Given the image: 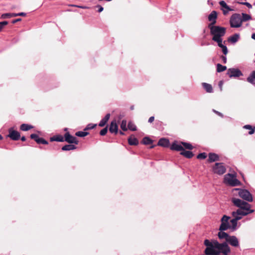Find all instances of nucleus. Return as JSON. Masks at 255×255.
Here are the masks:
<instances>
[{
	"label": "nucleus",
	"mask_w": 255,
	"mask_h": 255,
	"mask_svg": "<svg viewBox=\"0 0 255 255\" xmlns=\"http://www.w3.org/2000/svg\"><path fill=\"white\" fill-rule=\"evenodd\" d=\"M217 12L213 10L208 16V20L210 23L208 24V27L215 25L217 22Z\"/></svg>",
	"instance_id": "obj_12"
},
{
	"label": "nucleus",
	"mask_w": 255,
	"mask_h": 255,
	"mask_svg": "<svg viewBox=\"0 0 255 255\" xmlns=\"http://www.w3.org/2000/svg\"><path fill=\"white\" fill-rule=\"evenodd\" d=\"M130 109L131 110H133L134 109V106H130Z\"/></svg>",
	"instance_id": "obj_59"
},
{
	"label": "nucleus",
	"mask_w": 255,
	"mask_h": 255,
	"mask_svg": "<svg viewBox=\"0 0 255 255\" xmlns=\"http://www.w3.org/2000/svg\"><path fill=\"white\" fill-rule=\"evenodd\" d=\"M243 128L245 129H249V134H253L255 131V127H252L251 125H247L243 127Z\"/></svg>",
	"instance_id": "obj_30"
},
{
	"label": "nucleus",
	"mask_w": 255,
	"mask_h": 255,
	"mask_svg": "<svg viewBox=\"0 0 255 255\" xmlns=\"http://www.w3.org/2000/svg\"><path fill=\"white\" fill-rule=\"evenodd\" d=\"M107 132H108V126H107L106 128H104L103 129H102L100 131V134L101 135L104 136L106 134Z\"/></svg>",
	"instance_id": "obj_43"
},
{
	"label": "nucleus",
	"mask_w": 255,
	"mask_h": 255,
	"mask_svg": "<svg viewBox=\"0 0 255 255\" xmlns=\"http://www.w3.org/2000/svg\"><path fill=\"white\" fill-rule=\"evenodd\" d=\"M239 3L242 4L246 5L249 8H251L252 7V5L249 2H243V1H238Z\"/></svg>",
	"instance_id": "obj_44"
},
{
	"label": "nucleus",
	"mask_w": 255,
	"mask_h": 255,
	"mask_svg": "<svg viewBox=\"0 0 255 255\" xmlns=\"http://www.w3.org/2000/svg\"><path fill=\"white\" fill-rule=\"evenodd\" d=\"M242 0H239V1H243Z\"/></svg>",
	"instance_id": "obj_63"
},
{
	"label": "nucleus",
	"mask_w": 255,
	"mask_h": 255,
	"mask_svg": "<svg viewBox=\"0 0 255 255\" xmlns=\"http://www.w3.org/2000/svg\"><path fill=\"white\" fill-rule=\"evenodd\" d=\"M202 85L206 92L211 93L213 92V89L211 84L207 83H202Z\"/></svg>",
	"instance_id": "obj_22"
},
{
	"label": "nucleus",
	"mask_w": 255,
	"mask_h": 255,
	"mask_svg": "<svg viewBox=\"0 0 255 255\" xmlns=\"http://www.w3.org/2000/svg\"><path fill=\"white\" fill-rule=\"evenodd\" d=\"M128 128L131 131H135L136 130V126L132 122H129L128 125Z\"/></svg>",
	"instance_id": "obj_37"
},
{
	"label": "nucleus",
	"mask_w": 255,
	"mask_h": 255,
	"mask_svg": "<svg viewBox=\"0 0 255 255\" xmlns=\"http://www.w3.org/2000/svg\"><path fill=\"white\" fill-rule=\"evenodd\" d=\"M50 141H59V142H63L64 141V136L63 137L62 135L58 134L53 136L50 138Z\"/></svg>",
	"instance_id": "obj_20"
},
{
	"label": "nucleus",
	"mask_w": 255,
	"mask_h": 255,
	"mask_svg": "<svg viewBox=\"0 0 255 255\" xmlns=\"http://www.w3.org/2000/svg\"><path fill=\"white\" fill-rule=\"evenodd\" d=\"M128 142L129 145H137L138 144V140L136 138L131 135L128 138Z\"/></svg>",
	"instance_id": "obj_23"
},
{
	"label": "nucleus",
	"mask_w": 255,
	"mask_h": 255,
	"mask_svg": "<svg viewBox=\"0 0 255 255\" xmlns=\"http://www.w3.org/2000/svg\"><path fill=\"white\" fill-rule=\"evenodd\" d=\"M18 16H25L26 15V13L25 12H19L17 13Z\"/></svg>",
	"instance_id": "obj_52"
},
{
	"label": "nucleus",
	"mask_w": 255,
	"mask_h": 255,
	"mask_svg": "<svg viewBox=\"0 0 255 255\" xmlns=\"http://www.w3.org/2000/svg\"><path fill=\"white\" fill-rule=\"evenodd\" d=\"M8 24V22L7 21H3L2 22H0V27L1 30L3 28L4 26Z\"/></svg>",
	"instance_id": "obj_46"
},
{
	"label": "nucleus",
	"mask_w": 255,
	"mask_h": 255,
	"mask_svg": "<svg viewBox=\"0 0 255 255\" xmlns=\"http://www.w3.org/2000/svg\"><path fill=\"white\" fill-rule=\"evenodd\" d=\"M227 69V67L225 66H223L220 64L217 65V71L218 72H223Z\"/></svg>",
	"instance_id": "obj_34"
},
{
	"label": "nucleus",
	"mask_w": 255,
	"mask_h": 255,
	"mask_svg": "<svg viewBox=\"0 0 255 255\" xmlns=\"http://www.w3.org/2000/svg\"><path fill=\"white\" fill-rule=\"evenodd\" d=\"M154 120V117L153 116L150 117L148 119V122L152 123Z\"/></svg>",
	"instance_id": "obj_51"
},
{
	"label": "nucleus",
	"mask_w": 255,
	"mask_h": 255,
	"mask_svg": "<svg viewBox=\"0 0 255 255\" xmlns=\"http://www.w3.org/2000/svg\"><path fill=\"white\" fill-rule=\"evenodd\" d=\"M218 236L220 239H225L227 242V239H229L230 235L224 231H220L218 234Z\"/></svg>",
	"instance_id": "obj_25"
},
{
	"label": "nucleus",
	"mask_w": 255,
	"mask_h": 255,
	"mask_svg": "<svg viewBox=\"0 0 255 255\" xmlns=\"http://www.w3.org/2000/svg\"><path fill=\"white\" fill-rule=\"evenodd\" d=\"M89 134L88 132L79 131L75 133V135L79 137H84L88 135Z\"/></svg>",
	"instance_id": "obj_36"
},
{
	"label": "nucleus",
	"mask_w": 255,
	"mask_h": 255,
	"mask_svg": "<svg viewBox=\"0 0 255 255\" xmlns=\"http://www.w3.org/2000/svg\"><path fill=\"white\" fill-rule=\"evenodd\" d=\"M230 77H239L243 75L242 72L238 69L229 68L227 73Z\"/></svg>",
	"instance_id": "obj_11"
},
{
	"label": "nucleus",
	"mask_w": 255,
	"mask_h": 255,
	"mask_svg": "<svg viewBox=\"0 0 255 255\" xmlns=\"http://www.w3.org/2000/svg\"><path fill=\"white\" fill-rule=\"evenodd\" d=\"M209 158L208 159V162L211 163L215 161H217L220 160L219 156L215 153H209L208 154Z\"/></svg>",
	"instance_id": "obj_17"
},
{
	"label": "nucleus",
	"mask_w": 255,
	"mask_h": 255,
	"mask_svg": "<svg viewBox=\"0 0 255 255\" xmlns=\"http://www.w3.org/2000/svg\"><path fill=\"white\" fill-rule=\"evenodd\" d=\"M242 17H241L242 22L246 21L252 19V17L249 14L243 13L242 14Z\"/></svg>",
	"instance_id": "obj_32"
},
{
	"label": "nucleus",
	"mask_w": 255,
	"mask_h": 255,
	"mask_svg": "<svg viewBox=\"0 0 255 255\" xmlns=\"http://www.w3.org/2000/svg\"><path fill=\"white\" fill-rule=\"evenodd\" d=\"M221 48L222 49V51H223V53H224V54H225V55H227L228 53V50L227 47L225 45H224L223 46L221 47Z\"/></svg>",
	"instance_id": "obj_45"
},
{
	"label": "nucleus",
	"mask_w": 255,
	"mask_h": 255,
	"mask_svg": "<svg viewBox=\"0 0 255 255\" xmlns=\"http://www.w3.org/2000/svg\"><path fill=\"white\" fill-rule=\"evenodd\" d=\"M207 155L205 152L199 153L197 156V158L199 159H204L207 157Z\"/></svg>",
	"instance_id": "obj_40"
},
{
	"label": "nucleus",
	"mask_w": 255,
	"mask_h": 255,
	"mask_svg": "<svg viewBox=\"0 0 255 255\" xmlns=\"http://www.w3.org/2000/svg\"><path fill=\"white\" fill-rule=\"evenodd\" d=\"M64 141L70 144H78L79 141L78 139L70 134L69 132H67L64 134Z\"/></svg>",
	"instance_id": "obj_9"
},
{
	"label": "nucleus",
	"mask_w": 255,
	"mask_h": 255,
	"mask_svg": "<svg viewBox=\"0 0 255 255\" xmlns=\"http://www.w3.org/2000/svg\"><path fill=\"white\" fill-rule=\"evenodd\" d=\"M32 128L33 126L26 124H23L20 126V129L22 131H28Z\"/></svg>",
	"instance_id": "obj_29"
},
{
	"label": "nucleus",
	"mask_w": 255,
	"mask_h": 255,
	"mask_svg": "<svg viewBox=\"0 0 255 255\" xmlns=\"http://www.w3.org/2000/svg\"><path fill=\"white\" fill-rule=\"evenodd\" d=\"M76 146L72 144H66L62 147V150H71L76 149Z\"/></svg>",
	"instance_id": "obj_28"
},
{
	"label": "nucleus",
	"mask_w": 255,
	"mask_h": 255,
	"mask_svg": "<svg viewBox=\"0 0 255 255\" xmlns=\"http://www.w3.org/2000/svg\"><path fill=\"white\" fill-rule=\"evenodd\" d=\"M154 147V145H152L150 147V148H152Z\"/></svg>",
	"instance_id": "obj_62"
},
{
	"label": "nucleus",
	"mask_w": 255,
	"mask_h": 255,
	"mask_svg": "<svg viewBox=\"0 0 255 255\" xmlns=\"http://www.w3.org/2000/svg\"><path fill=\"white\" fill-rule=\"evenodd\" d=\"M120 127L123 130L127 131L128 130V128H127V121L125 120H123L121 124Z\"/></svg>",
	"instance_id": "obj_38"
},
{
	"label": "nucleus",
	"mask_w": 255,
	"mask_h": 255,
	"mask_svg": "<svg viewBox=\"0 0 255 255\" xmlns=\"http://www.w3.org/2000/svg\"><path fill=\"white\" fill-rule=\"evenodd\" d=\"M180 154L187 158H191L194 156V154L192 152L190 151L185 150L184 149L182 152H180Z\"/></svg>",
	"instance_id": "obj_24"
},
{
	"label": "nucleus",
	"mask_w": 255,
	"mask_h": 255,
	"mask_svg": "<svg viewBox=\"0 0 255 255\" xmlns=\"http://www.w3.org/2000/svg\"><path fill=\"white\" fill-rule=\"evenodd\" d=\"M30 137L38 144H47L48 143L47 141L42 137H39L37 134L32 133L30 135Z\"/></svg>",
	"instance_id": "obj_15"
},
{
	"label": "nucleus",
	"mask_w": 255,
	"mask_h": 255,
	"mask_svg": "<svg viewBox=\"0 0 255 255\" xmlns=\"http://www.w3.org/2000/svg\"><path fill=\"white\" fill-rule=\"evenodd\" d=\"M21 140L22 141H24L26 140V138L25 136H23L21 137Z\"/></svg>",
	"instance_id": "obj_56"
},
{
	"label": "nucleus",
	"mask_w": 255,
	"mask_h": 255,
	"mask_svg": "<svg viewBox=\"0 0 255 255\" xmlns=\"http://www.w3.org/2000/svg\"><path fill=\"white\" fill-rule=\"evenodd\" d=\"M232 201L235 206L239 208L237 211H233L234 215H239L243 217V216H246L254 212V210L251 209V205L244 201L233 198L232 199Z\"/></svg>",
	"instance_id": "obj_2"
},
{
	"label": "nucleus",
	"mask_w": 255,
	"mask_h": 255,
	"mask_svg": "<svg viewBox=\"0 0 255 255\" xmlns=\"http://www.w3.org/2000/svg\"><path fill=\"white\" fill-rule=\"evenodd\" d=\"M169 144V141L168 139L162 138L160 139L158 142L157 145L163 147H168Z\"/></svg>",
	"instance_id": "obj_19"
},
{
	"label": "nucleus",
	"mask_w": 255,
	"mask_h": 255,
	"mask_svg": "<svg viewBox=\"0 0 255 255\" xmlns=\"http://www.w3.org/2000/svg\"><path fill=\"white\" fill-rule=\"evenodd\" d=\"M21 20V18H17V19L13 20L11 22L13 24H15V23H16L18 21H20Z\"/></svg>",
	"instance_id": "obj_49"
},
{
	"label": "nucleus",
	"mask_w": 255,
	"mask_h": 255,
	"mask_svg": "<svg viewBox=\"0 0 255 255\" xmlns=\"http://www.w3.org/2000/svg\"><path fill=\"white\" fill-rule=\"evenodd\" d=\"M224 182L232 186H236L240 184V182L231 174H228L225 176Z\"/></svg>",
	"instance_id": "obj_5"
},
{
	"label": "nucleus",
	"mask_w": 255,
	"mask_h": 255,
	"mask_svg": "<svg viewBox=\"0 0 255 255\" xmlns=\"http://www.w3.org/2000/svg\"><path fill=\"white\" fill-rule=\"evenodd\" d=\"M97 126L96 124H88L87 127L84 128V130L86 131L89 129L94 128Z\"/></svg>",
	"instance_id": "obj_39"
},
{
	"label": "nucleus",
	"mask_w": 255,
	"mask_h": 255,
	"mask_svg": "<svg viewBox=\"0 0 255 255\" xmlns=\"http://www.w3.org/2000/svg\"><path fill=\"white\" fill-rule=\"evenodd\" d=\"M252 38L255 40V33L252 35Z\"/></svg>",
	"instance_id": "obj_58"
},
{
	"label": "nucleus",
	"mask_w": 255,
	"mask_h": 255,
	"mask_svg": "<svg viewBox=\"0 0 255 255\" xmlns=\"http://www.w3.org/2000/svg\"><path fill=\"white\" fill-rule=\"evenodd\" d=\"M96 7L99 8V9L98 10V11L99 12H102L104 9L103 7L100 5H98L96 6Z\"/></svg>",
	"instance_id": "obj_48"
},
{
	"label": "nucleus",
	"mask_w": 255,
	"mask_h": 255,
	"mask_svg": "<svg viewBox=\"0 0 255 255\" xmlns=\"http://www.w3.org/2000/svg\"><path fill=\"white\" fill-rule=\"evenodd\" d=\"M153 140L148 137H144L142 140V143L145 145L152 143Z\"/></svg>",
	"instance_id": "obj_31"
},
{
	"label": "nucleus",
	"mask_w": 255,
	"mask_h": 255,
	"mask_svg": "<svg viewBox=\"0 0 255 255\" xmlns=\"http://www.w3.org/2000/svg\"><path fill=\"white\" fill-rule=\"evenodd\" d=\"M239 37L240 35L239 34L236 33L229 37L228 40L229 42L232 43H236L238 41Z\"/></svg>",
	"instance_id": "obj_26"
},
{
	"label": "nucleus",
	"mask_w": 255,
	"mask_h": 255,
	"mask_svg": "<svg viewBox=\"0 0 255 255\" xmlns=\"http://www.w3.org/2000/svg\"><path fill=\"white\" fill-rule=\"evenodd\" d=\"M231 215L234 218L230 220V223L231 224V229L235 230L237 226L238 221L241 220L242 218V217L239 215H234V214H233V212H232Z\"/></svg>",
	"instance_id": "obj_10"
},
{
	"label": "nucleus",
	"mask_w": 255,
	"mask_h": 255,
	"mask_svg": "<svg viewBox=\"0 0 255 255\" xmlns=\"http://www.w3.org/2000/svg\"><path fill=\"white\" fill-rule=\"evenodd\" d=\"M213 112H214V113H215L216 114H217L218 115H219V116H220V117H222V118H223V116H223V115L222 113H220V112H218V111H216V110H213Z\"/></svg>",
	"instance_id": "obj_50"
},
{
	"label": "nucleus",
	"mask_w": 255,
	"mask_h": 255,
	"mask_svg": "<svg viewBox=\"0 0 255 255\" xmlns=\"http://www.w3.org/2000/svg\"><path fill=\"white\" fill-rule=\"evenodd\" d=\"M2 138H3V137L2 136V135L1 134H0V140L2 139Z\"/></svg>",
	"instance_id": "obj_61"
},
{
	"label": "nucleus",
	"mask_w": 255,
	"mask_h": 255,
	"mask_svg": "<svg viewBox=\"0 0 255 255\" xmlns=\"http://www.w3.org/2000/svg\"><path fill=\"white\" fill-rule=\"evenodd\" d=\"M78 7H80V8H84V9H86V8H89L87 6H79Z\"/></svg>",
	"instance_id": "obj_57"
},
{
	"label": "nucleus",
	"mask_w": 255,
	"mask_h": 255,
	"mask_svg": "<svg viewBox=\"0 0 255 255\" xmlns=\"http://www.w3.org/2000/svg\"><path fill=\"white\" fill-rule=\"evenodd\" d=\"M109 131L112 133L117 134L118 132V126L115 120L113 121L110 124Z\"/></svg>",
	"instance_id": "obj_16"
},
{
	"label": "nucleus",
	"mask_w": 255,
	"mask_h": 255,
	"mask_svg": "<svg viewBox=\"0 0 255 255\" xmlns=\"http://www.w3.org/2000/svg\"><path fill=\"white\" fill-rule=\"evenodd\" d=\"M204 244L206 246L204 251L206 255H228L230 248L226 243H219L216 240H205Z\"/></svg>",
	"instance_id": "obj_1"
},
{
	"label": "nucleus",
	"mask_w": 255,
	"mask_h": 255,
	"mask_svg": "<svg viewBox=\"0 0 255 255\" xmlns=\"http://www.w3.org/2000/svg\"><path fill=\"white\" fill-rule=\"evenodd\" d=\"M230 219V217L226 215H224L222 218L221 221V224L219 227V231H226L228 229H231V225L229 223V220Z\"/></svg>",
	"instance_id": "obj_7"
},
{
	"label": "nucleus",
	"mask_w": 255,
	"mask_h": 255,
	"mask_svg": "<svg viewBox=\"0 0 255 255\" xmlns=\"http://www.w3.org/2000/svg\"><path fill=\"white\" fill-rule=\"evenodd\" d=\"M232 27H240L242 26L241 16L240 14L235 13L232 15L230 20Z\"/></svg>",
	"instance_id": "obj_4"
},
{
	"label": "nucleus",
	"mask_w": 255,
	"mask_h": 255,
	"mask_svg": "<svg viewBox=\"0 0 255 255\" xmlns=\"http://www.w3.org/2000/svg\"><path fill=\"white\" fill-rule=\"evenodd\" d=\"M119 133L121 135H124L125 134L124 133L123 131H120Z\"/></svg>",
	"instance_id": "obj_60"
},
{
	"label": "nucleus",
	"mask_w": 255,
	"mask_h": 255,
	"mask_svg": "<svg viewBox=\"0 0 255 255\" xmlns=\"http://www.w3.org/2000/svg\"><path fill=\"white\" fill-rule=\"evenodd\" d=\"M11 17L17 16V13H10Z\"/></svg>",
	"instance_id": "obj_54"
},
{
	"label": "nucleus",
	"mask_w": 255,
	"mask_h": 255,
	"mask_svg": "<svg viewBox=\"0 0 255 255\" xmlns=\"http://www.w3.org/2000/svg\"><path fill=\"white\" fill-rule=\"evenodd\" d=\"M229 10L223 9V13L224 15H226Z\"/></svg>",
	"instance_id": "obj_55"
},
{
	"label": "nucleus",
	"mask_w": 255,
	"mask_h": 255,
	"mask_svg": "<svg viewBox=\"0 0 255 255\" xmlns=\"http://www.w3.org/2000/svg\"><path fill=\"white\" fill-rule=\"evenodd\" d=\"M228 245L229 243L230 245L234 247H238L239 246V242L237 238L235 236H230L229 239H227V242H225Z\"/></svg>",
	"instance_id": "obj_14"
},
{
	"label": "nucleus",
	"mask_w": 255,
	"mask_h": 255,
	"mask_svg": "<svg viewBox=\"0 0 255 255\" xmlns=\"http://www.w3.org/2000/svg\"><path fill=\"white\" fill-rule=\"evenodd\" d=\"M213 41L217 42L218 45L221 48V47L223 46L224 45L222 44V38L216 39L214 40H213Z\"/></svg>",
	"instance_id": "obj_42"
},
{
	"label": "nucleus",
	"mask_w": 255,
	"mask_h": 255,
	"mask_svg": "<svg viewBox=\"0 0 255 255\" xmlns=\"http://www.w3.org/2000/svg\"><path fill=\"white\" fill-rule=\"evenodd\" d=\"M214 173L218 175H223L226 171V168L223 163H216L212 167Z\"/></svg>",
	"instance_id": "obj_6"
},
{
	"label": "nucleus",
	"mask_w": 255,
	"mask_h": 255,
	"mask_svg": "<svg viewBox=\"0 0 255 255\" xmlns=\"http://www.w3.org/2000/svg\"><path fill=\"white\" fill-rule=\"evenodd\" d=\"M247 81L249 83L255 85V71L252 72L251 74L248 77Z\"/></svg>",
	"instance_id": "obj_27"
},
{
	"label": "nucleus",
	"mask_w": 255,
	"mask_h": 255,
	"mask_svg": "<svg viewBox=\"0 0 255 255\" xmlns=\"http://www.w3.org/2000/svg\"><path fill=\"white\" fill-rule=\"evenodd\" d=\"M210 31V34L213 36L212 40L222 38L226 32V28L224 27L213 25L208 27Z\"/></svg>",
	"instance_id": "obj_3"
},
{
	"label": "nucleus",
	"mask_w": 255,
	"mask_h": 255,
	"mask_svg": "<svg viewBox=\"0 0 255 255\" xmlns=\"http://www.w3.org/2000/svg\"><path fill=\"white\" fill-rule=\"evenodd\" d=\"M220 5L223 7L225 8L228 10H233L232 8H231L226 3L225 1L222 0L219 2Z\"/></svg>",
	"instance_id": "obj_35"
},
{
	"label": "nucleus",
	"mask_w": 255,
	"mask_h": 255,
	"mask_svg": "<svg viewBox=\"0 0 255 255\" xmlns=\"http://www.w3.org/2000/svg\"><path fill=\"white\" fill-rule=\"evenodd\" d=\"M220 58L222 59V60L223 61L224 63L225 64L227 63V58L226 56H225L224 55H222V56H221Z\"/></svg>",
	"instance_id": "obj_47"
},
{
	"label": "nucleus",
	"mask_w": 255,
	"mask_h": 255,
	"mask_svg": "<svg viewBox=\"0 0 255 255\" xmlns=\"http://www.w3.org/2000/svg\"><path fill=\"white\" fill-rule=\"evenodd\" d=\"M223 82L222 81H220L219 83V86L221 90H222V86H223Z\"/></svg>",
	"instance_id": "obj_53"
},
{
	"label": "nucleus",
	"mask_w": 255,
	"mask_h": 255,
	"mask_svg": "<svg viewBox=\"0 0 255 255\" xmlns=\"http://www.w3.org/2000/svg\"><path fill=\"white\" fill-rule=\"evenodd\" d=\"M110 114H107L105 117L100 121L99 126L101 127H104L106 124L107 123L108 121H109L110 118Z\"/></svg>",
	"instance_id": "obj_21"
},
{
	"label": "nucleus",
	"mask_w": 255,
	"mask_h": 255,
	"mask_svg": "<svg viewBox=\"0 0 255 255\" xmlns=\"http://www.w3.org/2000/svg\"><path fill=\"white\" fill-rule=\"evenodd\" d=\"M239 196L248 202L253 201L252 195L249 191L246 189H241L239 192Z\"/></svg>",
	"instance_id": "obj_8"
},
{
	"label": "nucleus",
	"mask_w": 255,
	"mask_h": 255,
	"mask_svg": "<svg viewBox=\"0 0 255 255\" xmlns=\"http://www.w3.org/2000/svg\"><path fill=\"white\" fill-rule=\"evenodd\" d=\"M170 149L173 150L182 152L184 148L181 143L178 144L176 142H174L172 144Z\"/></svg>",
	"instance_id": "obj_18"
},
{
	"label": "nucleus",
	"mask_w": 255,
	"mask_h": 255,
	"mask_svg": "<svg viewBox=\"0 0 255 255\" xmlns=\"http://www.w3.org/2000/svg\"><path fill=\"white\" fill-rule=\"evenodd\" d=\"M0 18L2 19L11 18L10 13H5L2 14Z\"/></svg>",
	"instance_id": "obj_41"
},
{
	"label": "nucleus",
	"mask_w": 255,
	"mask_h": 255,
	"mask_svg": "<svg viewBox=\"0 0 255 255\" xmlns=\"http://www.w3.org/2000/svg\"><path fill=\"white\" fill-rule=\"evenodd\" d=\"M1 30H2L0 28V31H1Z\"/></svg>",
	"instance_id": "obj_64"
},
{
	"label": "nucleus",
	"mask_w": 255,
	"mask_h": 255,
	"mask_svg": "<svg viewBox=\"0 0 255 255\" xmlns=\"http://www.w3.org/2000/svg\"><path fill=\"white\" fill-rule=\"evenodd\" d=\"M9 134L8 136L12 140H17L20 137V134L19 132L14 130L12 128H10L8 130Z\"/></svg>",
	"instance_id": "obj_13"
},
{
	"label": "nucleus",
	"mask_w": 255,
	"mask_h": 255,
	"mask_svg": "<svg viewBox=\"0 0 255 255\" xmlns=\"http://www.w3.org/2000/svg\"><path fill=\"white\" fill-rule=\"evenodd\" d=\"M181 143L182 145L183 148H185L186 149L192 150L194 148L192 145L189 143L181 142Z\"/></svg>",
	"instance_id": "obj_33"
}]
</instances>
